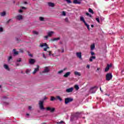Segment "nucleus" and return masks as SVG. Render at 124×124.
I'll return each instance as SVG.
<instances>
[{
  "label": "nucleus",
  "mask_w": 124,
  "mask_h": 124,
  "mask_svg": "<svg viewBox=\"0 0 124 124\" xmlns=\"http://www.w3.org/2000/svg\"><path fill=\"white\" fill-rule=\"evenodd\" d=\"M10 60H12V56H9L8 58V62L10 61Z\"/></svg>",
  "instance_id": "obj_35"
},
{
  "label": "nucleus",
  "mask_w": 124,
  "mask_h": 124,
  "mask_svg": "<svg viewBox=\"0 0 124 124\" xmlns=\"http://www.w3.org/2000/svg\"><path fill=\"white\" fill-rule=\"evenodd\" d=\"M80 21H81V22H83L84 23V25H85L86 26L88 30H89V31H90V25H89L88 24H87V23L85 21V19L84 18V17L83 16L80 17Z\"/></svg>",
  "instance_id": "obj_4"
},
{
  "label": "nucleus",
  "mask_w": 124,
  "mask_h": 124,
  "mask_svg": "<svg viewBox=\"0 0 124 124\" xmlns=\"http://www.w3.org/2000/svg\"><path fill=\"white\" fill-rule=\"evenodd\" d=\"M39 70V66L37 65V68H35L34 71L33 72V74H35L37 71Z\"/></svg>",
  "instance_id": "obj_18"
},
{
  "label": "nucleus",
  "mask_w": 124,
  "mask_h": 124,
  "mask_svg": "<svg viewBox=\"0 0 124 124\" xmlns=\"http://www.w3.org/2000/svg\"><path fill=\"white\" fill-rule=\"evenodd\" d=\"M96 90H97V87L96 86L92 87L90 89L89 93H94L96 92Z\"/></svg>",
  "instance_id": "obj_5"
},
{
  "label": "nucleus",
  "mask_w": 124,
  "mask_h": 124,
  "mask_svg": "<svg viewBox=\"0 0 124 124\" xmlns=\"http://www.w3.org/2000/svg\"><path fill=\"white\" fill-rule=\"evenodd\" d=\"M4 98H7V97H4Z\"/></svg>",
  "instance_id": "obj_62"
},
{
  "label": "nucleus",
  "mask_w": 124,
  "mask_h": 124,
  "mask_svg": "<svg viewBox=\"0 0 124 124\" xmlns=\"http://www.w3.org/2000/svg\"><path fill=\"white\" fill-rule=\"evenodd\" d=\"M112 77L113 76H112V74L108 73L106 76V80H107V81H110V80L112 79Z\"/></svg>",
  "instance_id": "obj_3"
},
{
  "label": "nucleus",
  "mask_w": 124,
  "mask_h": 124,
  "mask_svg": "<svg viewBox=\"0 0 124 124\" xmlns=\"http://www.w3.org/2000/svg\"><path fill=\"white\" fill-rule=\"evenodd\" d=\"M87 16H90V17H92V16L91 15H90V14L89 13H86Z\"/></svg>",
  "instance_id": "obj_40"
},
{
  "label": "nucleus",
  "mask_w": 124,
  "mask_h": 124,
  "mask_svg": "<svg viewBox=\"0 0 124 124\" xmlns=\"http://www.w3.org/2000/svg\"><path fill=\"white\" fill-rule=\"evenodd\" d=\"M40 47L44 48V51H47V49H49V46H48V45L46 43H42L40 45Z\"/></svg>",
  "instance_id": "obj_2"
},
{
  "label": "nucleus",
  "mask_w": 124,
  "mask_h": 124,
  "mask_svg": "<svg viewBox=\"0 0 124 124\" xmlns=\"http://www.w3.org/2000/svg\"><path fill=\"white\" fill-rule=\"evenodd\" d=\"M50 69H49V67H46L45 68L44 70L43 71V73H47L48 71H49Z\"/></svg>",
  "instance_id": "obj_15"
},
{
  "label": "nucleus",
  "mask_w": 124,
  "mask_h": 124,
  "mask_svg": "<svg viewBox=\"0 0 124 124\" xmlns=\"http://www.w3.org/2000/svg\"><path fill=\"white\" fill-rule=\"evenodd\" d=\"M21 61L22 60L21 59V58H19L18 60H17L16 62V66H19V63L18 62H21Z\"/></svg>",
  "instance_id": "obj_21"
},
{
  "label": "nucleus",
  "mask_w": 124,
  "mask_h": 124,
  "mask_svg": "<svg viewBox=\"0 0 124 124\" xmlns=\"http://www.w3.org/2000/svg\"><path fill=\"white\" fill-rule=\"evenodd\" d=\"M89 12L92 13V14H93V10L91 8L89 9Z\"/></svg>",
  "instance_id": "obj_30"
},
{
  "label": "nucleus",
  "mask_w": 124,
  "mask_h": 124,
  "mask_svg": "<svg viewBox=\"0 0 124 124\" xmlns=\"http://www.w3.org/2000/svg\"><path fill=\"white\" fill-rule=\"evenodd\" d=\"M6 14V13L5 12H3L0 13V15L2 16H5Z\"/></svg>",
  "instance_id": "obj_25"
},
{
  "label": "nucleus",
  "mask_w": 124,
  "mask_h": 124,
  "mask_svg": "<svg viewBox=\"0 0 124 124\" xmlns=\"http://www.w3.org/2000/svg\"><path fill=\"white\" fill-rule=\"evenodd\" d=\"M3 105H8V103L5 102L3 103Z\"/></svg>",
  "instance_id": "obj_41"
},
{
  "label": "nucleus",
  "mask_w": 124,
  "mask_h": 124,
  "mask_svg": "<svg viewBox=\"0 0 124 124\" xmlns=\"http://www.w3.org/2000/svg\"><path fill=\"white\" fill-rule=\"evenodd\" d=\"M62 15L63 16H66V14L65 13V12H64V11L62 12Z\"/></svg>",
  "instance_id": "obj_36"
},
{
  "label": "nucleus",
  "mask_w": 124,
  "mask_h": 124,
  "mask_svg": "<svg viewBox=\"0 0 124 124\" xmlns=\"http://www.w3.org/2000/svg\"><path fill=\"white\" fill-rule=\"evenodd\" d=\"M34 62H35V60L34 59H31L29 60V63L31 64H33Z\"/></svg>",
  "instance_id": "obj_17"
},
{
  "label": "nucleus",
  "mask_w": 124,
  "mask_h": 124,
  "mask_svg": "<svg viewBox=\"0 0 124 124\" xmlns=\"http://www.w3.org/2000/svg\"><path fill=\"white\" fill-rule=\"evenodd\" d=\"M22 9H27V8L25 7H21Z\"/></svg>",
  "instance_id": "obj_50"
},
{
  "label": "nucleus",
  "mask_w": 124,
  "mask_h": 124,
  "mask_svg": "<svg viewBox=\"0 0 124 124\" xmlns=\"http://www.w3.org/2000/svg\"><path fill=\"white\" fill-rule=\"evenodd\" d=\"M56 98H57V99H59V100H60V101H62V98H61V97H60V96H57Z\"/></svg>",
  "instance_id": "obj_31"
},
{
  "label": "nucleus",
  "mask_w": 124,
  "mask_h": 124,
  "mask_svg": "<svg viewBox=\"0 0 124 124\" xmlns=\"http://www.w3.org/2000/svg\"><path fill=\"white\" fill-rule=\"evenodd\" d=\"M40 21H44V17H39Z\"/></svg>",
  "instance_id": "obj_34"
},
{
  "label": "nucleus",
  "mask_w": 124,
  "mask_h": 124,
  "mask_svg": "<svg viewBox=\"0 0 124 124\" xmlns=\"http://www.w3.org/2000/svg\"><path fill=\"white\" fill-rule=\"evenodd\" d=\"M18 12H19V13H23V10H19L18 11Z\"/></svg>",
  "instance_id": "obj_43"
},
{
  "label": "nucleus",
  "mask_w": 124,
  "mask_h": 124,
  "mask_svg": "<svg viewBox=\"0 0 124 124\" xmlns=\"http://www.w3.org/2000/svg\"><path fill=\"white\" fill-rule=\"evenodd\" d=\"M65 1H66L67 3H72V1L70 0H65Z\"/></svg>",
  "instance_id": "obj_33"
},
{
  "label": "nucleus",
  "mask_w": 124,
  "mask_h": 124,
  "mask_svg": "<svg viewBox=\"0 0 124 124\" xmlns=\"http://www.w3.org/2000/svg\"><path fill=\"white\" fill-rule=\"evenodd\" d=\"M28 109H29V110H31V106H29L28 107Z\"/></svg>",
  "instance_id": "obj_47"
},
{
  "label": "nucleus",
  "mask_w": 124,
  "mask_h": 124,
  "mask_svg": "<svg viewBox=\"0 0 124 124\" xmlns=\"http://www.w3.org/2000/svg\"><path fill=\"white\" fill-rule=\"evenodd\" d=\"M13 52H14V54L15 55H18V54L19 53V52L17 51H16V49H13Z\"/></svg>",
  "instance_id": "obj_28"
},
{
  "label": "nucleus",
  "mask_w": 124,
  "mask_h": 124,
  "mask_svg": "<svg viewBox=\"0 0 124 124\" xmlns=\"http://www.w3.org/2000/svg\"><path fill=\"white\" fill-rule=\"evenodd\" d=\"M43 57L44 59H46V56H45V54L44 53H43Z\"/></svg>",
  "instance_id": "obj_45"
},
{
  "label": "nucleus",
  "mask_w": 124,
  "mask_h": 124,
  "mask_svg": "<svg viewBox=\"0 0 124 124\" xmlns=\"http://www.w3.org/2000/svg\"><path fill=\"white\" fill-rule=\"evenodd\" d=\"M29 56H30L31 57H32V54H29Z\"/></svg>",
  "instance_id": "obj_56"
},
{
  "label": "nucleus",
  "mask_w": 124,
  "mask_h": 124,
  "mask_svg": "<svg viewBox=\"0 0 124 124\" xmlns=\"http://www.w3.org/2000/svg\"><path fill=\"white\" fill-rule=\"evenodd\" d=\"M63 70H62L58 72V74H61V73H63Z\"/></svg>",
  "instance_id": "obj_38"
},
{
  "label": "nucleus",
  "mask_w": 124,
  "mask_h": 124,
  "mask_svg": "<svg viewBox=\"0 0 124 124\" xmlns=\"http://www.w3.org/2000/svg\"><path fill=\"white\" fill-rule=\"evenodd\" d=\"M33 33H34V34H38V32L36 31H33Z\"/></svg>",
  "instance_id": "obj_39"
},
{
  "label": "nucleus",
  "mask_w": 124,
  "mask_h": 124,
  "mask_svg": "<svg viewBox=\"0 0 124 124\" xmlns=\"http://www.w3.org/2000/svg\"><path fill=\"white\" fill-rule=\"evenodd\" d=\"M82 0H74L73 3L75 4H81Z\"/></svg>",
  "instance_id": "obj_9"
},
{
  "label": "nucleus",
  "mask_w": 124,
  "mask_h": 124,
  "mask_svg": "<svg viewBox=\"0 0 124 124\" xmlns=\"http://www.w3.org/2000/svg\"><path fill=\"white\" fill-rule=\"evenodd\" d=\"M79 115H80V113L77 112V113H76V116H79Z\"/></svg>",
  "instance_id": "obj_44"
},
{
  "label": "nucleus",
  "mask_w": 124,
  "mask_h": 124,
  "mask_svg": "<svg viewBox=\"0 0 124 124\" xmlns=\"http://www.w3.org/2000/svg\"><path fill=\"white\" fill-rule=\"evenodd\" d=\"M1 88V85H0V89Z\"/></svg>",
  "instance_id": "obj_61"
},
{
  "label": "nucleus",
  "mask_w": 124,
  "mask_h": 124,
  "mask_svg": "<svg viewBox=\"0 0 124 124\" xmlns=\"http://www.w3.org/2000/svg\"><path fill=\"white\" fill-rule=\"evenodd\" d=\"M74 88L76 90V91H78V90H79V86L78 85H75Z\"/></svg>",
  "instance_id": "obj_26"
},
{
  "label": "nucleus",
  "mask_w": 124,
  "mask_h": 124,
  "mask_svg": "<svg viewBox=\"0 0 124 124\" xmlns=\"http://www.w3.org/2000/svg\"><path fill=\"white\" fill-rule=\"evenodd\" d=\"M63 123V121H61V122H58L57 124H62Z\"/></svg>",
  "instance_id": "obj_51"
},
{
  "label": "nucleus",
  "mask_w": 124,
  "mask_h": 124,
  "mask_svg": "<svg viewBox=\"0 0 124 124\" xmlns=\"http://www.w3.org/2000/svg\"><path fill=\"white\" fill-rule=\"evenodd\" d=\"M24 4H28V2H27V1H24Z\"/></svg>",
  "instance_id": "obj_53"
},
{
  "label": "nucleus",
  "mask_w": 124,
  "mask_h": 124,
  "mask_svg": "<svg viewBox=\"0 0 124 124\" xmlns=\"http://www.w3.org/2000/svg\"><path fill=\"white\" fill-rule=\"evenodd\" d=\"M86 67H87V68L89 69L90 68V65H87Z\"/></svg>",
  "instance_id": "obj_52"
},
{
  "label": "nucleus",
  "mask_w": 124,
  "mask_h": 124,
  "mask_svg": "<svg viewBox=\"0 0 124 124\" xmlns=\"http://www.w3.org/2000/svg\"><path fill=\"white\" fill-rule=\"evenodd\" d=\"M60 39V38H53L51 39L52 41H55L56 40H59Z\"/></svg>",
  "instance_id": "obj_27"
},
{
  "label": "nucleus",
  "mask_w": 124,
  "mask_h": 124,
  "mask_svg": "<svg viewBox=\"0 0 124 124\" xmlns=\"http://www.w3.org/2000/svg\"><path fill=\"white\" fill-rule=\"evenodd\" d=\"M96 21H97V22H98V23H100L99 18H96Z\"/></svg>",
  "instance_id": "obj_42"
},
{
  "label": "nucleus",
  "mask_w": 124,
  "mask_h": 124,
  "mask_svg": "<svg viewBox=\"0 0 124 124\" xmlns=\"http://www.w3.org/2000/svg\"><path fill=\"white\" fill-rule=\"evenodd\" d=\"M111 66H112V64H110L109 65V64H108L107 65V67L105 69V72H107V71H108V70H109V69H110V67H111Z\"/></svg>",
  "instance_id": "obj_10"
},
{
  "label": "nucleus",
  "mask_w": 124,
  "mask_h": 124,
  "mask_svg": "<svg viewBox=\"0 0 124 124\" xmlns=\"http://www.w3.org/2000/svg\"><path fill=\"white\" fill-rule=\"evenodd\" d=\"M92 28H93V25H91Z\"/></svg>",
  "instance_id": "obj_59"
},
{
  "label": "nucleus",
  "mask_w": 124,
  "mask_h": 124,
  "mask_svg": "<svg viewBox=\"0 0 124 124\" xmlns=\"http://www.w3.org/2000/svg\"><path fill=\"white\" fill-rule=\"evenodd\" d=\"M49 56H50V57L52 56V57H55V55L54 54H52L51 51H48L47 52Z\"/></svg>",
  "instance_id": "obj_29"
},
{
  "label": "nucleus",
  "mask_w": 124,
  "mask_h": 124,
  "mask_svg": "<svg viewBox=\"0 0 124 124\" xmlns=\"http://www.w3.org/2000/svg\"><path fill=\"white\" fill-rule=\"evenodd\" d=\"M48 99V98H47V97H45L43 101H39V105L40 109L41 110H45L44 106H43V103H44V100H46V99Z\"/></svg>",
  "instance_id": "obj_1"
},
{
  "label": "nucleus",
  "mask_w": 124,
  "mask_h": 124,
  "mask_svg": "<svg viewBox=\"0 0 124 124\" xmlns=\"http://www.w3.org/2000/svg\"><path fill=\"white\" fill-rule=\"evenodd\" d=\"M53 34H54V31H51L50 32H48V35L47 36H45V38L47 39V38H48V36H52V35H53Z\"/></svg>",
  "instance_id": "obj_8"
},
{
  "label": "nucleus",
  "mask_w": 124,
  "mask_h": 124,
  "mask_svg": "<svg viewBox=\"0 0 124 124\" xmlns=\"http://www.w3.org/2000/svg\"><path fill=\"white\" fill-rule=\"evenodd\" d=\"M31 71V70H29V69H27L26 71V73L28 74V73H30Z\"/></svg>",
  "instance_id": "obj_37"
},
{
  "label": "nucleus",
  "mask_w": 124,
  "mask_h": 124,
  "mask_svg": "<svg viewBox=\"0 0 124 124\" xmlns=\"http://www.w3.org/2000/svg\"><path fill=\"white\" fill-rule=\"evenodd\" d=\"M64 49H63V48L58 49L59 55H60L61 53H64Z\"/></svg>",
  "instance_id": "obj_19"
},
{
  "label": "nucleus",
  "mask_w": 124,
  "mask_h": 124,
  "mask_svg": "<svg viewBox=\"0 0 124 124\" xmlns=\"http://www.w3.org/2000/svg\"><path fill=\"white\" fill-rule=\"evenodd\" d=\"M76 55L78 58H79V59H82V53L77 52Z\"/></svg>",
  "instance_id": "obj_16"
},
{
  "label": "nucleus",
  "mask_w": 124,
  "mask_h": 124,
  "mask_svg": "<svg viewBox=\"0 0 124 124\" xmlns=\"http://www.w3.org/2000/svg\"><path fill=\"white\" fill-rule=\"evenodd\" d=\"M100 69V68H98L96 70V71H98Z\"/></svg>",
  "instance_id": "obj_57"
},
{
  "label": "nucleus",
  "mask_w": 124,
  "mask_h": 124,
  "mask_svg": "<svg viewBox=\"0 0 124 124\" xmlns=\"http://www.w3.org/2000/svg\"><path fill=\"white\" fill-rule=\"evenodd\" d=\"M65 21L66 22H68V18H66L65 19Z\"/></svg>",
  "instance_id": "obj_48"
},
{
  "label": "nucleus",
  "mask_w": 124,
  "mask_h": 124,
  "mask_svg": "<svg viewBox=\"0 0 124 124\" xmlns=\"http://www.w3.org/2000/svg\"><path fill=\"white\" fill-rule=\"evenodd\" d=\"M66 69H67L66 68H64L63 70H63V71H64L66 70Z\"/></svg>",
  "instance_id": "obj_54"
},
{
  "label": "nucleus",
  "mask_w": 124,
  "mask_h": 124,
  "mask_svg": "<svg viewBox=\"0 0 124 124\" xmlns=\"http://www.w3.org/2000/svg\"><path fill=\"white\" fill-rule=\"evenodd\" d=\"M26 116H30V114L29 113H27Z\"/></svg>",
  "instance_id": "obj_58"
},
{
  "label": "nucleus",
  "mask_w": 124,
  "mask_h": 124,
  "mask_svg": "<svg viewBox=\"0 0 124 124\" xmlns=\"http://www.w3.org/2000/svg\"><path fill=\"white\" fill-rule=\"evenodd\" d=\"M70 74H71V72H67L63 75V77L64 78H67V77L70 76Z\"/></svg>",
  "instance_id": "obj_11"
},
{
  "label": "nucleus",
  "mask_w": 124,
  "mask_h": 124,
  "mask_svg": "<svg viewBox=\"0 0 124 124\" xmlns=\"http://www.w3.org/2000/svg\"><path fill=\"white\" fill-rule=\"evenodd\" d=\"M51 101H54V100H56V98L54 97L51 96L50 98Z\"/></svg>",
  "instance_id": "obj_32"
},
{
  "label": "nucleus",
  "mask_w": 124,
  "mask_h": 124,
  "mask_svg": "<svg viewBox=\"0 0 124 124\" xmlns=\"http://www.w3.org/2000/svg\"><path fill=\"white\" fill-rule=\"evenodd\" d=\"M75 75L77 76H81V73L78 72H75L74 73Z\"/></svg>",
  "instance_id": "obj_22"
},
{
  "label": "nucleus",
  "mask_w": 124,
  "mask_h": 124,
  "mask_svg": "<svg viewBox=\"0 0 124 124\" xmlns=\"http://www.w3.org/2000/svg\"><path fill=\"white\" fill-rule=\"evenodd\" d=\"M95 47V46H94V44H92L91 46V50H93V49H94Z\"/></svg>",
  "instance_id": "obj_24"
},
{
  "label": "nucleus",
  "mask_w": 124,
  "mask_h": 124,
  "mask_svg": "<svg viewBox=\"0 0 124 124\" xmlns=\"http://www.w3.org/2000/svg\"><path fill=\"white\" fill-rule=\"evenodd\" d=\"M91 54L92 56H93V55H94V52H92L91 53Z\"/></svg>",
  "instance_id": "obj_49"
},
{
  "label": "nucleus",
  "mask_w": 124,
  "mask_h": 124,
  "mask_svg": "<svg viewBox=\"0 0 124 124\" xmlns=\"http://www.w3.org/2000/svg\"><path fill=\"white\" fill-rule=\"evenodd\" d=\"M0 31H3V29L2 28H0Z\"/></svg>",
  "instance_id": "obj_46"
},
{
  "label": "nucleus",
  "mask_w": 124,
  "mask_h": 124,
  "mask_svg": "<svg viewBox=\"0 0 124 124\" xmlns=\"http://www.w3.org/2000/svg\"><path fill=\"white\" fill-rule=\"evenodd\" d=\"M48 6H50V7H54V6H55V4L52 2H48Z\"/></svg>",
  "instance_id": "obj_20"
},
{
  "label": "nucleus",
  "mask_w": 124,
  "mask_h": 124,
  "mask_svg": "<svg viewBox=\"0 0 124 124\" xmlns=\"http://www.w3.org/2000/svg\"><path fill=\"white\" fill-rule=\"evenodd\" d=\"M16 40H17V41H18V39H16Z\"/></svg>",
  "instance_id": "obj_63"
},
{
  "label": "nucleus",
  "mask_w": 124,
  "mask_h": 124,
  "mask_svg": "<svg viewBox=\"0 0 124 124\" xmlns=\"http://www.w3.org/2000/svg\"><path fill=\"white\" fill-rule=\"evenodd\" d=\"M20 53H23V50L20 49Z\"/></svg>",
  "instance_id": "obj_55"
},
{
  "label": "nucleus",
  "mask_w": 124,
  "mask_h": 124,
  "mask_svg": "<svg viewBox=\"0 0 124 124\" xmlns=\"http://www.w3.org/2000/svg\"><path fill=\"white\" fill-rule=\"evenodd\" d=\"M9 21H10V20H9V21H8V22H9Z\"/></svg>",
  "instance_id": "obj_64"
},
{
  "label": "nucleus",
  "mask_w": 124,
  "mask_h": 124,
  "mask_svg": "<svg viewBox=\"0 0 124 124\" xmlns=\"http://www.w3.org/2000/svg\"><path fill=\"white\" fill-rule=\"evenodd\" d=\"M23 16L21 15H18L16 16V20H18L19 21L21 20H23Z\"/></svg>",
  "instance_id": "obj_7"
},
{
  "label": "nucleus",
  "mask_w": 124,
  "mask_h": 124,
  "mask_svg": "<svg viewBox=\"0 0 124 124\" xmlns=\"http://www.w3.org/2000/svg\"><path fill=\"white\" fill-rule=\"evenodd\" d=\"M93 60H95V56H92L90 58V62H93Z\"/></svg>",
  "instance_id": "obj_23"
},
{
  "label": "nucleus",
  "mask_w": 124,
  "mask_h": 124,
  "mask_svg": "<svg viewBox=\"0 0 124 124\" xmlns=\"http://www.w3.org/2000/svg\"><path fill=\"white\" fill-rule=\"evenodd\" d=\"M3 67L6 70H8V71H9L10 70V69L9 68V66H8V65L6 64H4L3 65Z\"/></svg>",
  "instance_id": "obj_14"
},
{
  "label": "nucleus",
  "mask_w": 124,
  "mask_h": 124,
  "mask_svg": "<svg viewBox=\"0 0 124 124\" xmlns=\"http://www.w3.org/2000/svg\"><path fill=\"white\" fill-rule=\"evenodd\" d=\"M73 101V98H67L65 99V104H68L69 102Z\"/></svg>",
  "instance_id": "obj_6"
},
{
  "label": "nucleus",
  "mask_w": 124,
  "mask_h": 124,
  "mask_svg": "<svg viewBox=\"0 0 124 124\" xmlns=\"http://www.w3.org/2000/svg\"><path fill=\"white\" fill-rule=\"evenodd\" d=\"M100 90L101 92H102V91L101 90V87L100 88Z\"/></svg>",
  "instance_id": "obj_60"
},
{
  "label": "nucleus",
  "mask_w": 124,
  "mask_h": 124,
  "mask_svg": "<svg viewBox=\"0 0 124 124\" xmlns=\"http://www.w3.org/2000/svg\"><path fill=\"white\" fill-rule=\"evenodd\" d=\"M46 109V111H50V112H54V111H55L54 108H51L50 107H47Z\"/></svg>",
  "instance_id": "obj_13"
},
{
  "label": "nucleus",
  "mask_w": 124,
  "mask_h": 124,
  "mask_svg": "<svg viewBox=\"0 0 124 124\" xmlns=\"http://www.w3.org/2000/svg\"><path fill=\"white\" fill-rule=\"evenodd\" d=\"M73 90H74V88L73 87L67 89L66 90V93H72V92H73Z\"/></svg>",
  "instance_id": "obj_12"
}]
</instances>
